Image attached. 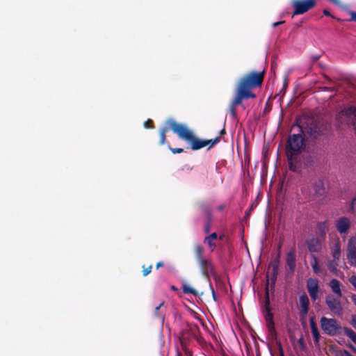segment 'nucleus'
Returning <instances> with one entry per match:
<instances>
[{
  "instance_id": "nucleus-1",
  "label": "nucleus",
  "mask_w": 356,
  "mask_h": 356,
  "mask_svg": "<svg viewBox=\"0 0 356 356\" xmlns=\"http://www.w3.org/2000/svg\"><path fill=\"white\" fill-rule=\"evenodd\" d=\"M265 70L261 72L251 71L243 74L238 81L235 89V96L233 98L229 111L232 118H237L236 106L243 105V102L248 99L257 97L252 92L254 88L260 87L264 81Z\"/></svg>"
},
{
  "instance_id": "nucleus-2",
  "label": "nucleus",
  "mask_w": 356,
  "mask_h": 356,
  "mask_svg": "<svg viewBox=\"0 0 356 356\" xmlns=\"http://www.w3.org/2000/svg\"><path fill=\"white\" fill-rule=\"evenodd\" d=\"M172 131L176 134L178 137L187 142L192 150L196 151L204 147L209 146L208 149L212 148L215 145L218 143L220 140V136L211 140H202L197 137L193 131H191L186 124L178 122H170Z\"/></svg>"
},
{
  "instance_id": "nucleus-3",
  "label": "nucleus",
  "mask_w": 356,
  "mask_h": 356,
  "mask_svg": "<svg viewBox=\"0 0 356 356\" xmlns=\"http://www.w3.org/2000/svg\"><path fill=\"white\" fill-rule=\"evenodd\" d=\"M296 127L298 129V133L289 135L287 140L286 145L287 160H290L291 156H296L300 154L304 145L305 138L303 137L304 131L302 127L298 124H294L292 127V130Z\"/></svg>"
},
{
  "instance_id": "nucleus-4",
  "label": "nucleus",
  "mask_w": 356,
  "mask_h": 356,
  "mask_svg": "<svg viewBox=\"0 0 356 356\" xmlns=\"http://www.w3.org/2000/svg\"><path fill=\"white\" fill-rule=\"evenodd\" d=\"M199 327L195 323H187L185 327H183L180 341L182 349L185 351L186 355L191 356V351L186 347L187 342L191 338L196 339L200 343L203 342L204 339L199 336Z\"/></svg>"
},
{
  "instance_id": "nucleus-5",
  "label": "nucleus",
  "mask_w": 356,
  "mask_h": 356,
  "mask_svg": "<svg viewBox=\"0 0 356 356\" xmlns=\"http://www.w3.org/2000/svg\"><path fill=\"white\" fill-rule=\"evenodd\" d=\"M270 304V302L269 298L268 288L266 287L264 308V318L266 321V326L270 335L273 339H276L277 334L275 330V323L273 320L274 316L273 314L271 312Z\"/></svg>"
},
{
  "instance_id": "nucleus-6",
  "label": "nucleus",
  "mask_w": 356,
  "mask_h": 356,
  "mask_svg": "<svg viewBox=\"0 0 356 356\" xmlns=\"http://www.w3.org/2000/svg\"><path fill=\"white\" fill-rule=\"evenodd\" d=\"M321 327L322 330L329 336H335L340 333L341 325L335 318H328L325 316L321 317Z\"/></svg>"
},
{
  "instance_id": "nucleus-7",
  "label": "nucleus",
  "mask_w": 356,
  "mask_h": 356,
  "mask_svg": "<svg viewBox=\"0 0 356 356\" xmlns=\"http://www.w3.org/2000/svg\"><path fill=\"white\" fill-rule=\"evenodd\" d=\"M316 0H293L292 6L294 8L293 16L302 15L315 7Z\"/></svg>"
},
{
  "instance_id": "nucleus-8",
  "label": "nucleus",
  "mask_w": 356,
  "mask_h": 356,
  "mask_svg": "<svg viewBox=\"0 0 356 356\" xmlns=\"http://www.w3.org/2000/svg\"><path fill=\"white\" fill-rule=\"evenodd\" d=\"M325 304L328 309L335 315H341L343 312V307L338 297H335L333 295H327L325 297Z\"/></svg>"
},
{
  "instance_id": "nucleus-9",
  "label": "nucleus",
  "mask_w": 356,
  "mask_h": 356,
  "mask_svg": "<svg viewBox=\"0 0 356 356\" xmlns=\"http://www.w3.org/2000/svg\"><path fill=\"white\" fill-rule=\"evenodd\" d=\"M197 262L203 276L209 278L210 275H215V268L211 260L205 258Z\"/></svg>"
},
{
  "instance_id": "nucleus-10",
  "label": "nucleus",
  "mask_w": 356,
  "mask_h": 356,
  "mask_svg": "<svg viewBox=\"0 0 356 356\" xmlns=\"http://www.w3.org/2000/svg\"><path fill=\"white\" fill-rule=\"evenodd\" d=\"M280 263V252L279 251L277 256L270 261L268 269L270 270V279L273 285H275L279 270Z\"/></svg>"
},
{
  "instance_id": "nucleus-11",
  "label": "nucleus",
  "mask_w": 356,
  "mask_h": 356,
  "mask_svg": "<svg viewBox=\"0 0 356 356\" xmlns=\"http://www.w3.org/2000/svg\"><path fill=\"white\" fill-rule=\"evenodd\" d=\"M334 225L337 232L342 236L348 234L351 226V222L348 218L342 216L335 221Z\"/></svg>"
},
{
  "instance_id": "nucleus-12",
  "label": "nucleus",
  "mask_w": 356,
  "mask_h": 356,
  "mask_svg": "<svg viewBox=\"0 0 356 356\" xmlns=\"http://www.w3.org/2000/svg\"><path fill=\"white\" fill-rule=\"evenodd\" d=\"M307 289L313 301L318 299L319 284L317 279L309 278L307 281Z\"/></svg>"
},
{
  "instance_id": "nucleus-13",
  "label": "nucleus",
  "mask_w": 356,
  "mask_h": 356,
  "mask_svg": "<svg viewBox=\"0 0 356 356\" xmlns=\"http://www.w3.org/2000/svg\"><path fill=\"white\" fill-rule=\"evenodd\" d=\"M324 240L318 237H312L306 241V245L308 250L313 254V253H318L322 250V243Z\"/></svg>"
},
{
  "instance_id": "nucleus-14",
  "label": "nucleus",
  "mask_w": 356,
  "mask_h": 356,
  "mask_svg": "<svg viewBox=\"0 0 356 356\" xmlns=\"http://www.w3.org/2000/svg\"><path fill=\"white\" fill-rule=\"evenodd\" d=\"M286 264L291 274H293L296 267V255L294 249H291L286 254Z\"/></svg>"
},
{
  "instance_id": "nucleus-15",
  "label": "nucleus",
  "mask_w": 356,
  "mask_h": 356,
  "mask_svg": "<svg viewBox=\"0 0 356 356\" xmlns=\"http://www.w3.org/2000/svg\"><path fill=\"white\" fill-rule=\"evenodd\" d=\"M314 195L319 199H323L326 194V189L324 186V183L321 179H319L313 185Z\"/></svg>"
},
{
  "instance_id": "nucleus-16",
  "label": "nucleus",
  "mask_w": 356,
  "mask_h": 356,
  "mask_svg": "<svg viewBox=\"0 0 356 356\" xmlns=\"http://www.w3.org/2000/svg\"><path fill=\"white\" fill-rule=\"evenodd\" d=\"M299 300L300 306V314L301 316L305 317L307 316L309 311V300L307 294L303 293L300 296Z\"/></svg>"
},
{
  "instance_id": "nucleus-17",
  "label": "nucleus",
  "mask_w": 356,
  "mask_h": 356,
  "mask_svg": "<svg viewBox=\"0 0 356 356\" xmlns=\"http://www.w3.org/2000/svg\"><path fill=\"white\" fill-rule=\"evenodd\" d=\"M170 121H173L174 122H177L175 120H173L172 118H169L165 122L166 126L165 127H162L159 130V136H160L159 144L160 145L165 144V143H166V138H165L166 133L170 129H171L172 131V129L171 128V125H170L171 123L170 122Z\"/></svg>"
},
{
  "instance_id": "nucleus-18",
  "label": "nucleus",
  "mask_w": 356,
  "mask_h": 356,
  "mask_svg": "<svg viewBox=\"0 0 356 356\" xmlns=\"http://www.w3.org/2000/svg\"><path fill=\"white\" fill-rule=\"evenodd\" d=\"M327 230L328 227L327 220L317 222L316 232L318 238L325 240Z\"/></svg>"
},
{
  "instance_id": "nucleus-19",
  "label": "nucleus",
  "mask_w": 356,
  "mask_h": 356,
  "mask_svg": "<svg viewBox=\"0 0 356 356\" xmlns=\"http://www.w3.org/2000/svg\"><path fill=\"white\" fill-rule=\"evenodd\" d=\"M329 285L332 289V291L336 294L338 298H341L342 296V292L340 287V282L338 280L334 278L332 279Z\"/></svg>"
},
{
  "instance_id": "nucleus-20",
  "label": "nucleus",
  "mask_w": 356,
  "mask_h": 356,
  "mask_svg": "<svg viewBox=\"0 0 356 356\" xmlns=\"http://www.w3.org/2000/svg\"><path fill=\"white\" fill-rule=\"evenodd\" d=\"M218 238V234L216 232H213L210 235L206 236L204 239V243L207 244L211 248V252H213L216 247V244L213 242Z\"/></svg>"
},
{
  "instance_id": "nucleus-21",
  "label": "nucleus",
  "mask_w": 356,
  "mask_h": 356,
  "mask_svg": "<svg viewBox=\"0 0 356 356\" xmlns=\"http://www.w3.org/2000/svg\"><path fill=\"white\" fill-rule=\"evenodd\" d=\"M310 326H311V330L314 339L315 343H318L320 339V334L318 332V328L316 327V323L314 321V317H312L310 318Z\"/></svg>"
},
{
  "instance_id": "nucleus-22",
  "label": "nucleus",
  "mask_w": 356,
  "mask_h": 356,
  "mask_svg": "<svg viewBox=\"0 0 356 356\" xmlns=\"http://www.w3.org/2000/svg\"><path fill=\"white\" fill-rule=\"evenodd\" d=\"M332 255L333 257V260H334L335 261H339L341 257V246L339 242H337L334 245L332 248Z\"/></svg>"
},
{
  "instance_id": "nucleus-23",
  "label": "nucleus",
  "mask_w": 356,
  "mask_h": 356,
  "mask_svg": "<svg viewBox=\"0 0 356 356\" xmlns=\"http://www.w3.org/2000/svg\"><path fill=\"white\" fill-rule=\"evenodd\" d=\"M194 253L197 261L205 259L203 257L204 248L200 244H196L194 247Z\"/></svg>"
},
{
  "instance_id": "nucleus-24",
  "label": "nucleus",
  "mask_w": 356,
  "mask_h": 356,
  "mask_svg": "<svg viewBox=\"0 0 356 356\" xmlns=\"http://www.w3.org/2000/svg\"><path fill=\"white\" fill-rule=\"evenodd\" d=\"M303 164L306 168H312L315 164V157L312 155H307L303 159Z\"/></svg>"
},
{
  "instance_id": "nucleus-25",
  "label": "nucleus",
  "mask_w": 356,
  "mask_h": 356,
  "mask_svg": "<svg viewBox=\"0 0 356 356\" xmlns=\"http://www.w3.org/2000/svg\"><path fill=\"white\" fill-rule=\"evenodd\" d=\"M347 259L350 266L356 264V252L355 250H349L347 253Z\"/></svg>"
},
{
  "instance_id": "nucleus-26",
  "label": "nucleus",
  "mask_w": 356,
  "mask_h": 356,
  "mask_svg": "<svg viewBox=\"0 0 356 356\" xmlns=\"http://www.w3.org/2000/svg\"><path fill=\"white\" fill-rule=\"evenodd\" d=\"M311 257L312 258V261H311L312 269L314 273L318 274L320 273V267L318 265V258L314 254H312Z\"/></svg>"
},
{
  "instance_id": "nucleus-27",
  "label": "nucleus",
  "mask_w": 356,
  "mask_h": 356,
  "mask_svg": "<svg viewBox=\"0 0 356 356\" xmlns=\"http://www.w3.org/2000/svg\"><path fill=\"white\" fill-rule=\"evenodd\" d=\"M307 132L314 138H316L320 135V130L316 125L308 127Z\"/></svg>"
},
{
  "instance_id": "nucleus-28",
  "label": "nucleus",
  "mask_w": 356,
  "mask_h": 356,
  "mask_svg": "<svg viewBox=\"0 0 356 356\" xmlns=\"http://www.w3.org/2000/svg\"><path fill=\"white\" fill-rule=\"evenodd\" d=\"M343 332L345 335L349 337L356 344V332L347 327H343Z\"/></svg>"
},
{
  "instance_id": "nucleus-29",
  "label": "nucleus",
  "mask_w": 356,
  "mask_h": 356,
  "mask_svg": "<svg viewBox=\"0 0 356 356\" xmlns=\"http://www.w3.org/2000/svg\"><path fill=\"white\" fill-rule=\"evenodd\" d=\"M182 291L185 294H193L194 296H197L198 294L197 291L193 288L191 287L187 284H184L181 287Z\"/></svg>"
},
{
  "instance_id": "nucleus-30",
  "label": "nucleus",
  "mask_w": 356,
  "mask_h": 356,
  "mask_svg": "<svg viewBox=\"0 0 356 356\" xmlns=\"http://www.w3.org/2000/svg\"><path fill=\"white\" fill-rule=\"evenodd\" d=\"M339 265V261H335L334 260L329 261L327 263L328 269L334 274H337L338 272L337 266Z\"/></svg>"
},
{
  "instance_id": "nucleus-31",
  "label": "nucleus",
  "mask_w": 356,
  "mask_h": 356,
  "mask_svg": "<svg viewBox=\"0 0 356 356\" xmlns=\"http://www.w3.org/2000/svg\"><path fill=\"white\" fill-rule=\"evenodd\" d=\"M201 209L205 215L206 220H212V213L210 208L204 204L201 205Z\"/></svg>"
},
{
  "instance_id": "nucleus-32",
  "label": "nucleus",
  "mask_w": 356,
  "mask_h": 356,
  "mask_svg": "<svg viewBox=\"0 0 356 356\" xmlns=\"http://www.w3.org/2000/svg\"><path fill=\"white\" fill-rule=\"evenodd\" d=\"M293 158L294 156H291L290 160H288L289 168L293 172H296L297 168L296 165L293 163Z\"/></svg>"
},
{
  "instance_id": "nucleus-33",
  "label": "nucleus",
  "mask_w": 356,
  "mask_h": 356,
  "mask_svg": "<svg viewBox=\"0 0 356 356\" xmlns=\"http://www.w3.org/2000/svg\"><path fill=\"white\" fill-rule=\"evenodd\" d=\"M152 266L149 265L147 267H145V265L143 266V275L144 277L147 276L152 271Z\"/></svg>"
},
{
  "instance_id": "nucleus-34",
  "label": "nucleus",
  "mask_w": 356,
  "mask_h": 356,
  "mask_svg": "<svg viewBox=\"0 0 356 356\" xmlns=\"http://www.w3.org/2000/svg\"><path fill=\"white\" fill-rule=\"evenodd\" d=\"M164 304V301H162L157 307H156L155 308V310H154V315L156 316V317H159V318H162L163 316L159 314V309H161V307Z\"/></svg>"
},
{
  "instance_id": "nucleus-35",
  "label": "nucleus",
  "mask_w": 356,
  "mask_h": 356,
  "mask_svg": "<svg viewBox=\"0 0 356 356\" xmlns=\"http://www.w3.org/2000/svg\"><path fill=\"white\" fill-rule=\"evenodd\" d=\"M168 148L172 154H180L184 152L183 148H172L169 145Z\"/></svg>"
},
{
  "instance_id": "nucleus-36",
  "label": "nucleus",
  "mask_w": 356,
  "mask_h": 356,
  "mask_svg": "<svg viewBox=\"0 0 356 356\" xmlns=\"http://www.w3.org/2000/svg\"><path fill=\"white\" fill-rule=\"evenodd\" d=\"M355 207H356V197H354L352 201H351V203L350 204V207H349V211L351 212V213H354L355 211Z\"/></svg>"
},
{
  "instance_id": "nucleus-37",
  "label": "nucleus",
  "mask_w": 356,
  "mask_h": 356,
  "mask_svg": "<svg viewBox=\"0 0 356 356\" xmlns=\"http://www.w3.org/2000/svg\"><path fill=\"white\" fill-rule=\"evenodd\" d=\"M144 127L146 129H152L154 128V122L152 120L148 119L144 122Z\"/></svg>"
},
{
  "instance_id": "nucleus-38",
  "label": "nucleus",
  "mask_w": 356,
  "mask_h": 356,
  "mask_svg": "<svg viewBox=\"0 0 356 356\" xmlns=\"http://www.w3.org/2000/svg\"><path fill=\"white\" fill-rule=\"evenodd\" d=\"M212 220H207L204 227V231L205 233L208 234L210 231L211 227V223Z\"/></svg>"
},
{
  "instance_id": "nucleus-39",
  "label": "nucleus",
  "mask_w": 356,
  "mask_h": 356,
  "mask_svg": "<svg viewBox=\"0 0 356 356\" xmlns=\"http://www.w3.org/2000/svg\"><path fill=\"white\" fill-rule=\"evenodd\" d=\"M348 14L350 15V18L348 21H354L356 22V12L353 10H349Z\"/></svg>"
},
{
  "instance_id": "nucleus-40",
  "label": "nucleus",
  "mask_w": 356,
  "mask_h": 356,
  "mask_svg": "<svg viewBox=\"0 0 356 356\" xmlns=\"http://www.w3.org/2000/svg\"><path fill=\"white\" fill-rule=\"evenodd\" d=\"M350 324L356 330V314L352 315Z\"/></svg>"
},
{
  "instance_id": "nucleus-41",
  "label": "nucleus",
  "mask_w": 356,
  "mask_h": 356,
  "mask_svg": "<svg viewBox=\"0 0 356 356\" xmlns=\"http://www.w3.org/2000/svg\"><path fill=\"white\" fill-rule=\"evenodd\" d=\"M323 14H324V15H325V16H328V17H332V18H333V19H334V18H335L333 15H331V13H330V11H329V10H326V9L323 10Z\"/></svg>"
},
{
  "instance_id": "nucleus-42",
  "label": "nucleus",
  "mask_w": 356,
  "mask_h": 356,
  "mask_svg": "<svg viewBox=\"0 0 356 356\" xmlns=\"http://www.w3.org/2000/svg\"><path fill=\"white\" fill-rule=\"evenodd\" d=\"M210 289L211 290V293H212L213 299L216 301V293H215V291H214L213 286L211 284H210Z\"/></svg>"
},
{
  "instance_id": "nucleus-43",
  "label": "nucleus",
  "mask_w": 356,
  "mask_h": 356,
  "mask_svg": "<svg viewBox=\"0 0 356 356\" xmlns=\"http://www.w3.org/2000/svg\"><path fill=\"white\" fill-rule=\"evenodd\" d=\"M298 343H300V345L302 346V348H304L305 347V343H304V339L303 338H300L299 340H298Z\"/></svg>"
},
{
  "instance_id": "nucleus-44",
  "label": "nucleus",
  "mask_w": 356,
  "mask_h": 356,
  "mask_svg": "<svg viewBox=\"0 0 356 356\" xmlns=\"http://www.w3.org/2000/svg\"><path fill=\"white\" fill-rule=\"evenodd\" d=\"M283 23H284V21H280V22H275V23L273 24V27H277V26H279L280 24H282Z\"/></svg>"
},
{
  "instance_id": "nucleus-45",
  "label": "nucleus",
  "mask_w": 356,
  "mask_h": 356,
  "mask_svg": "<svg viewBox=\"0 0 356 356\" xmlns=\"http://www.w3.org/2000/svg\"><path fill=\"white\" fill-rule=\"evenodd\" d=\"M164 265L163 262L162 261H159L157 264H156V268L158 269L160 267H163Z\"/></svg>"
},
{
  "instance_id": "nucleus-46",
  "label": "nucleus",
  "mask_w": 356,
  "mask_h": 356,
  "mask_svg": "<svg viewBox=\"0 0 356 356\" xmlns=\"http://www.w3.org/2000/svg\"><path fill=\"white\" fill-rule=\"evenodd\" d=\"M351 300H352L353 302L354 303V305L356 306V294H353L351 296Z\"/></svg>"
},
{
  "instance_id": "nucleus-47",
  "label": "nucleus",
  "mask_w": 356,
  "mask_h": 356,
  "mask_svg": "<svg viewBox=\"0 0 356 356\" xmlns=\"http://www.w3.org/2000/svg\"><path fill=\"white\" fill-rule=\"evenodd\" d=\"M350 111H352V113L353 114V115L355 117V120H356V107L351 108Z\"/></svg>"
},
{
  "instance_id": "nucleus-48",
  "label": "nucleus",
  "mask_w": 356,
  "mask_h": 356,
  "mask_svg": "<svg viewBox=\"0 0 356 356\" xmlns=\"http://www.w3.org/2000/svg\"><path fill=\"white\" fill-rule=\"evenodd\" d=\"M356 241V238L355 237H352L349 240V244H352Z\"/></svg>"
},
{
  "instance_id": "nucleus-49",
  "label": "nucleus",
  "mask_w": 356,
  "mask_h": 356,
  "mask_svg": "<svg viewBox=\"0 0 356 356\" xmlns=\"http://www.w3.org/2000/svg\"><path fill=\"white\" fill-rule=\"evenodd\" d=\"M224 208H225V205L222 204V205L218 206V208H217V209H218V211H222V210H223V209H224Z\"/></svg>"
},
{
  "instance_id": "nucleus-50",
  "label": "nucleus",
  "mask_w": 356,
  "mask_h": 356,
  "mask_svg": "<svg viewBox=\"0 0 356 356\" xmlns=\"http://www.w3.org/2000/svg\"><path fill=\"white\" fill-rule=\"evenodd\" d=\"M226 134L225 129V128H223V129L220 131V136L224 135V134Z\"/></svg>"
},
{
  "instance_id": "nucleus-51",
  "label": "nucleus",
  "mask_w": 356,
  "mask_h": 356,
  "mask_svg": "<svg viewBox=\"0 0 356 356\" xmlns=\"http://www.w3.org/2000/svg\"><path fill=\"white\" fill-rule=\"evenodd\" d=\"M279 346H281V343H279ZM280 349H281V356H284L282 347H280Z\"/></svg>"
},
{
  "instance_id": "nucleus-52",
  "label": "nucleus",
  "mask_w": 356,
  "mask_h": 356,
  "mask_svg": "<svg viewBox=\"0 0 356 356\" xmlns=\"http://www.w3.org/2000/svg\"><path fill=\"white\" fill-rule=\"evenodd\" d=\"M205 171H206V172H208V169L205 168Z\"/></svg>"
},
{
  "instance_id": "nucleus-53",
  "label": "nucleus",
  "mask_w": 356,
  "mask_h": 356,
  "mask_svg": "<svg viewBox=\"0 0 356 356\" xmlns=\"http://www.w3.org/2000/svg\"><path fill=\"white\" fill-rule=\"evenodd\" d=\"M353 350L356 353V348H353Z\"/></svg>"
}]
</instances>
